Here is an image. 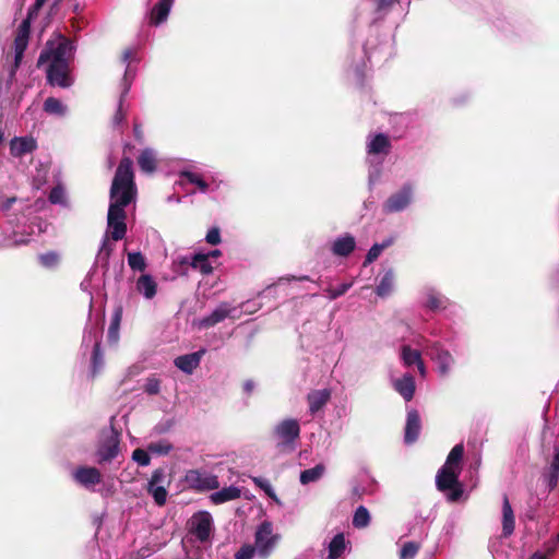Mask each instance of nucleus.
Returning a JSON list of instances; mask_svg holds the SVG:
<instances>
[{
  "instance_id": "22",
  "label": "nucleus",
  "mask_w": 559,
  "mask_h": 559,
  "mask_svg": "<svg viewBox=\"0 0 559 559\" xmlns=\"http://www.w3.org/2000/svg\"><path fill=\"white\" fill-rule=\"evenodd\" d=\"M240 495H241V490L238 487L229 486V487H225L218 491L213 492L210 496V500L214 504H222L227 501H231V500L240 498Z\"/></svg>"
},
{
  "instance_id": "27",
  "label": "nucleus",
  "mask_w": 559,
  "mask_h": 559,
  "mask_svg": "<svg viewBox=\"0 0 559 559\" xmlns=\"http://www.w3.org/2000/svg\"><path fill=\"white\" fill-rule=\"evenodd\" d=\"M433 359L437 361L439 371L442 376L448 374L451 366L454 364V358L452 355L448 350L439 347H436Z\"/></svg>"
},
{
  "instance_id": "41",
  "label": "nucleus",
  "mask_w": 559,
  "mask_h": 559,
  "mask_svg": "<svg viewBox=\"0 0 559 559\" xmlns=\"http://www.w3.org/2000/svg\"><path fill=\"white\" fill-rule=\"evenodd\" d=\"M420 549V544L416 542L405 543L400 550V559H414Z\"/></svg>"
},
{
  "instance_id": "21",
  "label": "nucleus",
  "mask_w": 559,
  "mask_h": 559,
  "mask_svg": "<svg viewBox=\"0 0 559 559\" xmlns=\"http://www.w3.org/2000/svg\"><path fill=\"white\" fill-rule=\"evenodd\" d=\"M136 290L146 299H152L157 293V283L150 274H142L136 281Z\"/></svg>"
},
{
  "instance_id": "4",
  "label": "nucleus",
  "mask_w": 559,
  "mask_h": 559,
  "mask_svg": "<svg viewBox=\"0 0 559 559\" xmlns=\"http://www.w3.org/2000/svg\"><path fill=\"white\" fill-rule=\"evenodd\" d=\"M300 437V425L297 419L287 418L278 423L273 430L276 449L280 453H290L296 449Z\"/></svg>"
},
{
  "instance_id": "62",
  "label": "nucleus",
  "mask_w": 559,
  "mask_h": 559,
  "mask_svg": "<svg viewBox=\"0 0 559 559\" xmlns=\"http://www.w3.org/2000/svg\"><path fill=\"white\" fill-rule=\"evenodd\" d=\"M15 201V198H12V199H9L7 201V204L4 205L5 209H9L11 206V204Z\"/></svg>"
},
{
  "instance_id": "60",
  "label": "nucleus",
  "mask_w": 559,
  "mask_h": 559,
  "mask_svg": "<svg viewBox=\"0 0 559 559\" xmlns=\"http://www.w3.org/2000/svg\"><path fill=\"white\" fill-rule=\"evenodd\" d=\"M207 254H209V259L210 258H218V257H221L222 252L218 249H215V250L210 251Z\"/></svg>"
},
{
  "instance_id": "61",
  "label": "nucleus",
  "mask_w": 559,
  "mask_h": 559,
  "mask_svg": "<svg viewBox=\"0 0 559 559\" xmlns=\"http://www.w3.org/2000/svg\"><path fill=\"white\" fill-rule=\"evenodd\" d=\"M532 559H547V555L536 552L532 556Z\"/></svg>"
},
{
  "instance_id": "48",
  "label": "nucleus",
  "mask_w": 559,
  "mask_h": 559,
  "mask_svg": "<svg viewBox=\"0 0 559 559\" xmlns=\"http://www.w3.org/2000/svg\"><path fill=\"white\" fill-rule=\"evenodd\" d=\"M255 552L257 549L253 545L245 544L235 554V559H252Z\"/></svg>"
},
{
  "instance_id": "54",
  "label": "nucleus",
  "mask_w": 559,
  "mask_h": 559,
  "mask_svg": "<svg viewBox=\"0 0 559 559\" xmlns=\"http://www.w3.org/2000/svg\"><path fill=\"white\" fill-rule=\"evenodd\" d=\"M40 262L45 266H53L58 262V254L55 252L41 254Z\"/></svg>"
},
{
  "instance_id": "33",
  "label": "nucleus",
  "mask_w": 559,
  "mask_h": 559,
  "mask_svg": "<svg viewBox=\"0 0 559 559\" xmlns=\"http://www.w3.org/2000/svg\"><path fill=\"white\" fill-rule=\"evenodd\" d=\"M209 260V254L197 253L192 257L190 265L193 269H198L202 274L207 275L213 272V266L211 265Z\"/></svg>"
},
{
  "instance_id": "9",
  "label": "nucleus",
  "mask_w": 559,
  "mask_h": 559,
  "mask_svg": "<svg viewBox=\"0 0 559 559\" xmlns=\"http://www.w3.org/2000/svg\"><path fill=\"white\" fill-rule=\"evenodd\" d=\"M413 197V189L411 185H404L401 190L393 193L383 204L385 213L401 212L407 207Z\"/></svg>"
},
{
  "instance_id": "59",
  "label": "nucleus",
  "mask_w": 559,
  "mask_h": 559,
  "mask_svg": "<svg viewBox=\"0 0 559 559\" xmlns=\"http://www.w3.org/2000/svg\"><path fill=\"white\" fill-rule=\"evenodd\" d=\"M416 366H417V369H418L419 373L421 376H425L426 374V367H425L423 358L420 359V361L417 362Z\"/></svg>"
},
{
  "instance_id": "14",
  "label": "nucleus",
  "mask_w": 559,
  "mask_h": 559,
  "mask_svg": "<svg viewBox=\"0 0 559 559\" xmlns=\"http://www.w3.org/2000/svg\"><path fill=\"white\" fill-rule=\"evenodd\" d=\"M231 308L227 302H222L211 314L200 320L199 326L202 329H209L217 323L224 321L230 314Z\"/></svg>"
},
{
  "instance_id": "20",
  "label": "nucleus",
  "mask_w": 559,
  "mask_h": 559,
  "mask_svg": "<svg viewBox=\"0 0 559 559\" xmlns=\"http://www.w3.org/2000/svg\"><path fill=\"white\" fill-rule=\"evenodd\" d=\"M394 389L403 396L406 402H409L415 394V380L411 374H404L401 379L394 382Z\"/></svg>"
},
{
  "instance_id": "15",
  "label": "nucleus",
  "mask_w": 559,
  "mask_h": 559,
  "mask_svg": "<svg viewBox=\"0 0 559 559\" xmlns=\"http://www.w3.org/2000/svg\"><path fill=\"white\" fill-rule=\"evenodd\" d=\"M36 141L32 138H14L10 142V153L14 157H22L36 150Z\"/></svg>"
},
{
  "instance_id": "63",
  "label": "nucleus",
  "mask_w": 559,
  "mask_h": 559,
  "mask_svg": "<svg viewBox=\"0 0 559 559\" xmlns=\"http://www.w3.org/2000/svg\"><path fill=\"white\" fill-rule=\"evenodd\" d=\"M293 278L298 280V281H309L310 280L309 276H307V275L300 276L298 278H296V277H293Z\"/></svg>"
},
{
  "instance_id": "64",
  "label": "nucleus",
  "mask_w": 559,
  "mask_h": 559,
  "mask_svg": "<svg viewBox=\"0 0 559 559\" xmlns=\"http://www.w3.org/2000/svg\"><path fill=\"white\" fill-rule=\"evenodd\" d=\"M72 10H73V12L79 13V12H80V4H79V3H75V4L73 5V9H72Z\"/></svg>"
},
{
  "instance_id": "55",
  "label": "nucleus",
  "mask_w": 559,
  "mask_h": 559,
  "mask_svg": "<svg viewBox=\"0 0 559 559\" xmlns=\"http://www.w3.org/2000/svg\"><path fill=\"white\" fill-rule=\"evenodd\" d=\"M133 134H134L135 140L139 143H143V141H144V132H143V129H142L141 124L134 122V124H133Z\"/></svg>"
},
{
  "instance_id": "35",
  "label": "nucleus",
  "mask_w": 559,
  "mask_h": 559,
  "mask_svg": "<svg viewBox=\"0 0 559 559\" xmlns=\"http://www.w3.org/2000/svg\"><path fill=\"white\" fill-rule=\"evenodd\" d=\"M546 477L549 489H555L559 481V450L556 451L552 457L550 468Z\"/></svg>"
},
{
  "instance_id": "13",
  "label": "nucleus",
  "mask_w": 559,
  "mask_h": 559,
  "mask_svg": "<svg viewBox=\"0 0 559 559\" xmlns=\"http://www.w3.org/2000/svg\"><path fill=\"white\" fill-rule=\"evenodd\" d=\"M421 423L419 413L416 409H412L407 413L404 440L406 443H414L420 433Z\"/></svg>"
},
{
  "instance_id": "19",
  "label": "nucleus",
  "mask_w": 559,
  "mask_h": 559,
  "mask_svg": "<svg viewBox=\"0 0 559 559\" xmlns=\"http://www.w3.org/2000/svg\"><path fill=\"white\" fill-rule=\"evenodd\" d=\"M74 478L83 486L96 485L102 481V474L96 467H79Z\"/></svg>"
},
{
  "instance_id": "56",
  "label": "nucleus",
  "mask_w": 559,
  "mask_h": 559,
  "mask_svg": "<svg viewBox=\"0 0 559 559\" xmlns=\"http://www.w3.org/2000/svg\"><path fill=\"white\" fill-rule=\"evenodd\" d=\"M43 8V5H37V1L35 0L34 4H32L27 12V17L25 20H31L36 16L39 12V10Z\"/></svg>"
},
{
  "instance_id": "40",
  "label": "nucleus",
  "mask_w": 559,
  "mask_h": 559,
  "mask_svg": "<svg viewBox=\"0 0 559 559\" xmlns=\"http://www.w3.org/2000/svg\"><path fill=\"white\" fill-rule=\"evenodd\" d=\"M128 264L133 271L143 272L146 269L145 258L141 252L128 253Z\"/></svg>"
},
{
  "instance_id": "29",
  "label": "nucleus",
  "mask_w": 559,
  "mask_h": 559,
  "mask_svg": "<svg viewBox=\"0 0 559 559\" xmlns=\"http://www.w3.org/2000/svg\"><path fill=\"white\" fill-rule=\"evenodd\" d=\"M394 277V271L392 269H389L382 276L380 283L378 284L376 288V294L380 297L389 296L393 290Z\"/></svg>"
},
{
  "instance_id": "45",
  "label": "nucleus",
  "mask_w": 559,
  "mask_h": 559,
  "mask_svg": "<svg viewBox=\"0 0 559 559\" xmlns=\"http://www.w3.org/2000/svg\"><path fill=\"white\" fill-rule=\"evenodd\" d=\"M92 365H93V372L94 373L97 372V370L103 365V353H102L100 342L99 341H96L95 344H94V347H93Z\"/></svg>"
},
{
  "instance_id": "42",
  "label": "nucleus",
  "mask_w": 559,
  "mask_h": 559,
  "mask_svg": "<svg viewBox=\"0 0 559 559\" xmlns=\"http://www.w3.org/2000/svg\"><path fill=\"white\" fill-rule=\"evenodd\" d=\"M44 110L48 114L63 115L64 108L61 102L55 97H48L44 103Z\"/></svg>"
},
{
  "instance_id": "26",
  "label": "nucleus",
  "mask_w": 559,
  "mask_h": 559,
  "mask_svg": "<svg viewBox=\"0 0 559 559\" xmlns=\"http://www.w3.org/2000/svg\"><path fill=\"white\" fill-rule=\"evenodd\" d=\"M391 148V142L388 135L378 133L368 144L369 154H388Z\"/></svg>"
},
{
  "instance_id": "10",
  "label": "nucleus",
  "mask_w": 559,
  "mask_h": 559,
  "mask_svg": "<svg viewBox=\"0 0 559 559\" xmlns=\"http://www.w3.org/2000/svg\"><path fill=\"white\" fill-rule=\"evenodd\" d=\"M31 34V23L28 20H23L19 25L16 35L14 38V68L17 69L24 56V51L27 48L28 39Z\"/></svg>"
},
{
  "instance_id": "6",
  "label": "nucleus",
  "mask_w": 559,
  "mask_h": 559,
  "mask_svg": "<svg viewBox=\"0 0 559 559\" xmlns=\"http://www.w3.org/2000/svg\"><path fill=\"white\" fill-rule=\"evenodd\" d=\"M183 481L187 488L194 491H207L219 488L217 476L202 469L187 471Z\"/></svg>"
},
{
  "instance_id": "2",
  "label": "nucleus",
  "mask_w": 559,
  "mask_h": 559,
  "mask_svg": "<svg viewBox=\"0 0 559 559\" xmlns=\"http://www.w3.org/2000/svg\"><path fill=\"white\" fill-rule=\"evenodd\" d=\"M73 50V43L68 37L58 35L55 39H49L46 43L38 57L37 67L39 68L47 62L49 64L70 63Z\"/></svg>"
},
{
  "instance_id": "11",
  "label": "nucleus",
  "mask_w": 559,
  "mask_h": 559,
  "mask_svg": "<svg viewBox=\"0 0 559 559\" xmlns=\"http://www.w3.org/2000/svg\"><path fill=\"white\" fill-rule=\"evenodd\" d=\"M46 72L50 85L63 88L71 85L70 63L49 64Z\"/></svg>"
},
{
  "instance_id": "8",
  "label": "nucleus",
  "mask_w": 559,
  "mask_h": 559,
  "mask_svg": "<svg viewBox=\"0 0 559 559\" xmlns=\"http://www.w3.org/2000/svg\"><path fill=\"white\" fill-rule=\"evenodd\" d=\"M212 524V515L207 511H199L190 519L189 530L200 542H205L211 535Z\"/></svg>"
},
{
  "instance_id": "34",
  "label": "nucleus",
  "mask_w": 559,
  "mask_h": 559,
  "mask_svg": "<svg viewBox=\"0 0 559 559\" xmlns=\"http://www.w3.org/2000/svg\"><path fill=\"white\" fill-rule=\"evenodd\" d=\"M449 305L448 298L444 296L437 294L435 292H429L427 296L426 307L431 311L444 310Z\"/></svg>"
},
{
  "instance_id": "12",
  "label": "nucleus",
  "mask_w": 559,
  "mask_h": 559,
  "mask_svg": "<svg viewBox=\"0 0 559 559\" xmlns=\"http://www.w3.org/2000/svg\"><path fill=\"white\" fill-rule=\"evenodd\" d=\"M205 350L201 349L191 354L178 356L174 364L175 366L187 374H191L200 365L201 358Z\"/></svg>"
},
{
  "instance_id": "38",
  "label": "nucleus",
  "mask_w": 559,
  "mask_h": 559,
  "mask_svg": "<svg viewBox=\"0 0 559 559\" xmlns=\"http://www.w3.org/2000/svg\"><path fill=\"white\" fill-rule=\"evenodd\" d=\"M369 522H370V514H369L368 509L365 508L364 506H359L356 509L354 518H353L354 527L364 528V527L368 526Z\"/></svg>"
},
{
  "instance_id": "25",
  "label": "nucleus",
  "mask_w": 559,
  "mask_h": 559,
  "mask_svg": "<svg viewBox=\"0 0 559 559\" xmlns=\"http://www.w3.org/2000/svg\"><path fill=\"white\" fill-rule=\"evenodd\" d=\"M122 311H123L122 306L119 305L118 307H116V309L112 313L110 325L108 328V334H107L109 344H117L119 341V330H120V324H121V320H122Z\"/></svg>"
},
{
  "instance_id": "49",
  "label": "nucleus",
  "mask_w": 559,
  "mask_h": 559,
  "mask_svg": "<svg viewBox=\"0 0 559 559\" xmlns=\"http://www.w3.org/2000/svg\"><path fill=\"white\" fill-rule=\"evenodd\" d=\"M350 283H344L341 284L338 287L328 288L326 292L329 294V298L333 300L343 296L350 288Z\"/></svg>"
},
{
  "instance_id": "7",
  "label": "nucleus",
  "mask_w": 559,
  "mask_h": 559,
  "mask_svg": "<svg viewBox=\"0 0 559 559\" xmlns=\"http://www.w3.org/2000/svg\"><path fill=\"white\" fill-rule=\"evenodd\" d=\"M119 445L120 435L115 428L104 432L96 451L98 463L111 462L120 451Z\"/></svg>"
},
{
  "instance_id": "51",
  "label": "nucleus",
  "mask_w": 559,
  "mask_h": 559,
  "mask_svg": "<svg viewBox=\"0 0 559 559\" xmlns=\"http://www.w3.org/2000/svg\"><path fill=\"white\" fill-rule=\"evenodd\" d=\"M123 95L119 98V104L116 114L114 115L112 122L115 126L121 124L126 119V112L122 110Z\"/></svg>"
},
{
  "instance_id": "18",
  "label": "nucleus",
  "mask_w": 559,
  "mask_h": 559,
  "mask_svg": "<svg viewBox=\"0 0 559 559\" xmlns=\"http://www.w3.org/2000/svg\"><path fill=\"white\" fill-rule=\"evenodd\" d=\"M356 248V240L355 238L346 234L342 237H338L334 240L332 245V252L336 257H348L352 252H354Z\"/></svg>"
},
{
  "instance_id": "23",
  "label": "nucleus",
  "mask_w": 559,
  "mask_h": 559,
  "mask_svg": "<svg viewBox=\"0 0 559 559\" xmlns=\"http://www.w3.org/2000/svg\"><path fill=\"white\" fill-rule=\"evenodd\" d=\"M138 165L143 173L153 174L157 168V158L152 148H145L138 157Z\"/></svg>"
},
{
  "instance_id": "31",
  "label": "nucleus",
  "mask_w": 559,
  "mask_h": 559,
  "mask_svg": "<svg viewBox=\"0 0 559 559\" xmlns=\"http://www.w3.org/2000/svg\"><path fill=\"white\" fill-rule=\"evenodd\" d=\"M464 455V447L462 443L455 444L448 454L444 466L451 468H462V460Z\"/></svg>"
},
{
  "instance_id": "32",
  "label": "nucleus",
  "mask_w": 559,
  "mask_h": 559,
  "mask_svg": "<svg viewBox=\"0 0 559 559\" xmlns=\"http://www.w3.org/2000/svg\"><path fill=\"white\" fill-rule=\"evenodd\" d=\"M325 466L323 464H317L312 468L305 469L300 473V483L307 485L317 481L323 476Z\"/></svg>"
},
{
  "instance_id": "36",
  "label": "nucleus",
  "mask_w": 559,
  "mask_h": 559,
  "mask_svg": "<svg viewBox=\"0 0 559 559\" xmlns=\"http://www.w3.org/2000/svg\"><path fill=\"white\" fill-rule=\"evenodd\" d=\"M401 358L405 366L411 367L420 361L421 354L419 350L413 349L409 345H403L401 348Z\"/></svg>"
},
{
  "instance_id": "47",
  "label": "nucleus",
  "mask_w": 559,
  "mask_h": 559,
  "mask_svg": "<svg viewBox=\"0 0 559 559\" xmlns=\"http://www.w3.org/2000/svg\"><path fill=\"white\" fill-rule=\"evenodd\" d=\"M252 481L257 487L262 489L270 498L276 499L274 490H273L271 484L269 483V480H266L262 477H252Z\"/></svg>"
},
{
  "instance_id": "52",
  "label": "nucleus",
  "mask_w": 559,
  "mask_h": 559,
  "mask_svg": "<svg viewBox=\"0 0 559 559\" xmlns=\"http://www.w3.org/2000/svg\"><path fill=\"white\" fill-rule=\"evenodd\" d=\"M210 245L216 246L221 242V231L218 227L211 228L205 237Z\"/></svg>"
},
{
  "instance_id": "44",
  "label": "nucleus",
  "mask_w": 559,
  "mask_h": 559,
  "mask_svg": "<svg viewBox=\"0 0 559 559\" xmlns=\"http://www.w3.org/2000/svg\"><path fill=\"white\" fill-rule=\"evenodd\" d=\"M170 480L166 479V473L164 468H156L148 480L147 486H156V485H169Z\"/></svg>"
},
{
  "instance_id": "1",
  "label": "nucleus",
  "mask_w": 559,
  "mask_h": 559,
  "mask_svg": "<svg viewBox=\"0 0 559 559\" xmlns=\"http://www.w3.org/2000/svg\"><path fill=\"white\" fill-rule=\"evenodd\" d=\"M133 162L129 156H123L116 169L109 197L110 204L107 214V225L109 231L106 239L103 241L99 250V258L106 260L114 251V246L109 243L108 237L114 241H119L126 237L127 234V213L124 207L133 202L136 198V186L134 182Z\"/></svg>"
},
{
  "instance_id": "24",
  "label": "nucleus",
  "mask_w": 559,
  "mask_h": 559,
  "mask_svg": "<svg viewBox=\"0 0 559 559\" xmlns=\"http://www.w3.org/2000/svg\"><path fill=\"white\" fill-rule=\"evenodd\" d=\"M174 0H160L152 9L151 22L155 25H159L166 21Z\"/></svg>"
},
{
  "instance_id": "50",
  "label": "nucleus",
  "mask_w": 559,
  "mask_h": 559,
  "mask_svg": "<svg viewBox=\"0 0 559 559\" xmlns=\"http://www.w3.org/2000/svg\"><path fill=\"white\" fill-rule=\"evenodd\" d=\"M159 390H160V383H159V380L155 379V378H150L147 379L145 385H144V391L150 394V395H156L159 393Z\"/></svg>"
},
{
  "instance_id": "16",
  "label": "nucleus",
  "mask_w": 559,
  "mask_h": 559,
  "mask_svg": "<svg viewBox=\"0 0 559 559\" xmlns=\"http://www.w3.org/2000/svg\"><path fill=\"white\" fill-rule=\"evenodd\" d=\"M331 399V391L328 389L313 390L308 393L307 401L309 403V412L314 415L321 411Z\"/></svg>"
},
{
  "instance_id": "53",
  "label": "nucleus",
  "mask_w": 559,
  "mask_h": 559,
  "mask_svg": "<svg viewBox=\"0 0 559 559\" xmlns=\"http://www.w3.org/2000/svg\"><path fill=\"white\" fill-rule=\"evenodd\" d=\"M48 200L52 204L61 203L63 200V190L60 187H55L50 190Z\"/></svg>"
},
{
  "instance_id": "37",
  "label": "nucleus",
  "mask_w": 559,
  "mask_h": 559,
  "mask_svg": "<svg viewBox=\"0 0 559 559\" xmlns=\"http://www.w3.org/2000/svg\"><path fill=\"white\" fill-rule=\"evenodd\" d=\"M166 486L167 485H156L153 487H146L147 492L153 497L154 502L159 507H163L167 501L168 492Z\"/></svg>"
},
{
  "instance_id": "5",
  "label": "nucleus",
  "mask_w": 559,
  "mask_h": 559,
  "mask_svg": "<svg viewBox=\"0 0 559 559\" xmlns=\"http://www.w3.org/2000/svg\"><path fill=\"white\" fill-rule=\"evenodd\" d=\"M278 540V535L273 534V525L269 521H263L254 534V547L258 555L266 559L272 554Z\"/></svg>"
},
{
  "instance_id": "46",
  "label": "nucleus",
  "mask_w": 559,
  "mask_h": 559,
  "mask_svg": "<svg viewBox=\"0 0 559 559\" xmlns=\"http://www.w3.org/2000/svg\"><path fill=\"white\" fill-rule=\"evenodd\" d=\"M132 459L140 465V466H147L151 463V456L147 451L138 448L132 453Z\"/></svg>"
},
{
  "instance_id": "57",
  "label": "nucleus",
  "mask_w": 559,
  "mask_h": 559,
  "mask_svg": "<svg viewBox=\"0 0 559 559\" xmlns=\"http://www.w3.org/2000/svg\"><path fill=\"white\" fill-rule=\"evenodd\" d=\"M254 386H255V384H254L253 380H250V379H249V380H246V381L243 382V384H242V390H243V392L249 396V395H251V394H252V392H253V390H254Z\"/></svg>"
},
{
  "instance_id": "3",
  "label": "nucleus",
  "mask_w": 559,
  "mask_h": 559,
  "mask_svg": "<svg viewBox=\"0 0 559 559\" xmlns=\"http://www.w3.org/2000/svg\"><path fill=\"white\" fill-rule=\"evenodd\" d=\"M462 468H451L442 465L436 475V487L439 491L447 493L450 502H457L463 493L464 487L460 481Z\"/></svg>"
},
{
  "instance_id": "30",
  "label": "nucleus",
  "mask_w": 559,
  "mask_h": 559,
  "mask_svg": "<svg viewBox=\"0 0 559 559\" xmlns=\"http://www.w3.org/2000/svg\"><path fill=\"white\" fill-rule=\"evenodd\" d=\"M394 242V238L393 237H390L385 240H383L381 243H374L368 251L367 255H366V259L364 261V265H368L370 263H372L373 261H376L379 255L382 253V251L386 248H389L390 246H392Z\"/></svg>"
},
{
  "instance_id": "28",
  "label": "nucleus",
  "mask_w": 559,
  "mask_h": 559,
  "mask_svg": "<svg viewBox=\"0 0 559 559\" xmlns=\"http://www.w3.org/2000/svg\"><path fill=\"white\" fill-rule=\"evenodd\" d=\"M346 549V540L343 533L336 534L329 544V559H338Z\"/></svg>"
},
{
  "instance_id": "17",
  "label": "nucleus",
  "mask_w": 559,
  "mask_h": 559,
  "mask_svg": "<svg viewBox=\"0 0 559 559\" xmlns=\"http://www.w3.org/2000/svg\"><path fill=\"white\" fill-rule=\"evenodd\" d=\"M515 528V516L511 503L507 495L503 496L502 501V536L509 537L513 534Z\"/></svg>"
},
{
  "instance_id": "39",
  "label": "nucleus",
  "mask_w": 559,
  "mask_h": 559,
  "mask_svg": "<svg viewBox=\"0 0 559 559\" xmlns=\"http://www.w3.org/2000/svg\"><path fill=\"white\" fill-rule=\"evenodd\" d=\"M180 177L189 183L195 185L202 192H206L209 189V183L197 173L182 171Z\"/></svg>"
},
{
  "instance_id": "43",
  "label": "nucleus",
  "mask_w": 559,
  "mask_h": 559,
  "mask_svg": "<svg viewBox=\"0 0 559 559\" xmlns=\"http://www.w3.org/2000/svg\"><path fill=\"white\" fill-rule=\"evenodd\" d=\"M148 452L166 455L173 450V445L167 441L152 442L147 447Z\"/></svg>"
},
{
  "instance_id": "58",
  "label": "nucleus",
  "mask_w": 559,
  "mask_h": 559,
  "mask_svg": "<svg viewBox=\"0 0 559 559\" xmlns=\"http://www.w3.org/2000/svg\"><path fill=\"white\" fill-rule=\"evenodd\" d=\"M132 55H133V51L132 49H126L123 52H122V62L123 63H128L129 60L132 58Z\"/></svg>"
}]
</instances>
